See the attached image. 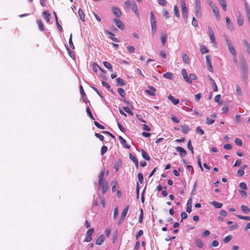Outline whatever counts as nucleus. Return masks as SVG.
<instances>
[{
    "instance_id": "6ab92c4d",
    "label": "nucleus",
    "mask_w": 250,
    "mask_h": 250,
    "mask_svg": "<svg viewBox=\"0 0 250 250\" xmlns=\"http://www.w3.org/2000/svg\"><path fill=\"white\" fill-rule=\"evenodd\" d=\"M208 79L210 81V84H211V85L212 86L213 91H217V86L214 80L213 79H212V78L210 76L208 75Z\"/></svg>"
},
{
    "instance_id": "58836bf2",
    "label": "nucleus",
    "mask_w": 250,
    "mask_h": 250,
    "mask_svg": "<svg viewBox=\"0 0 250 250\" xmlns=\"http://www.w3.org/2000/svg\"><path fill=\"white\" fill-rule=\"evenodd\" d=\"M183 61L186 64H188L189 63V59L188 55L185 54L183 56Z\"/></svg>"
},
{
    "instance_id": "423d86ee",
    "label": "nucleus",
    "mask_w": 250,
    "mask_h": 250,
    "mask_svg": "<svg viewBox=\"0 0 250 250\" xmlns=\"http://www.w3.org/2000/svg\"><path fill=\"white\" fill-rule=\"evenodd\" d=\"M216 117V114L213 113L210 116V117H208L206 119V124L208 125H210L214 122V119Z\"/></svg>"
},
{
    "instance_id": "3c124183",
    "label": "nucleus",
    "mask_w": 250,
    "mask_h": 250,
    "mask_svg": "<svg viewBox=\"0 0 250 250\" xmlns=\"http://www.w3.org/2000/svg\"><path fill=\"white\" fill-rule=\"evenodd\" d=\"M138 179L139 182L141 184H142L143 183L144 178H143V174L142 173H139L138 174Z\"/></svg>"
},
{
    "instance_id": "cd10ccee",
    "label": "nucleus",
    "mask_w": 250,
    "mask_h": 250,
    "mask_svg": "<svg viewBox=\"0 0 250 250\" xmlns=\"http://www.w3.org/2000/svg\"><path fill=\"white\" fill-rule=\"evenodd\" d=\"M103 64L104 66L108 69L110 71H113V67L111 63L107 62L104 61L103 62Z\"/></svg>"
},
{
    "instance_id": "4468645a",
    "label": "nucleus",
    "mask_w": 250,
    "mask_h": 250,
    "mask_svg": "<svg viewBox=\"0 0 250 250\" xmlns=\"http://www.w3.org/2000/svg\"><path fill=\"white\" fill-rule=\"evenodd\" d=\"M240 68L242 70V72H245V71H248V67H247V62L244 59H243L241 61Z\"/></svg>"
},
{
    "instance_id": "f257e3e1",
    "label": "nucleus",
    "mask_w": 250,
    "mask_h": 250,
    "mask_svg": "<svg viewBox=\"0 0 250 250\" xmlns=\"http://www.w3.org/2000/svg\"><path fill=\"white\" fill-rule=\"evenodd\" d=\"M125 7L126 9L131 8V9L134 12L135 15L137 17L139 16L140 13L138 9V7L136 3L134 1H130L129 0H127L125 3Z\"/></svg>"
},
{
    "instance_id": "a19ab883",
    "label": "nucleus",
    "mask_w": 250,
    "mask_h": 250,
    "mask_svg": "<svg viewBox=\"0 0 250 250\" xmlns=\"http://www.w3.org/2000/svg\"><path fill=\"white\" fill-rule=\"evenodd\" d=\"M196 245L199 248H202L203 246V243L200 239H196L195 240Z\"/></svg>"
},
{
    "instance_id": "7c9ffc66",
    "label": "nucleus",
    "mask_w": 250,
    "mask_h": 250,
    "mask_svg": "<svg viewBox=\"0 0 250 250\" xmlns=\"http://www.w3.org/2000/svg\"><path fill=\"white\" fill-rule=\"evenodd\" d=\"M211 204L213 206L216 208H222L223 204L216 201H213L211 203Z\"/></svg>"
},
{
    "instance_id": "f8f14e48",
    "label": "nucleus",
    "mask_w": 250,
    "mask_h": 250,
    "mask_svg": "<svg viewBox=\"0 0 250 250\" xmlns=\"http://www.w3.org/2000/svg\"><path fill=\"white\" fill-rule=\"evenodd\" d=\"M182 75L184 79V80L188 83H191L192 81L189 79L188 77V73L185 69H183L182 70Z\"/></svg>"
},
{
    "instance_id": "774afa93",
    "label": "nucleus",
    "mask_w": 250,
    "mask_h": 250,
    "mask_svg": "<svg viewBox=\"0 0 250 250\" xmlns=\"http://www.w3.org/2000/svg\"><path fill=\"white\" fill-rule=\"evenodd\" d=\"M210 234V231L208 230H206L204 231L202 234V236L203 237H206L208 236Z\"/></svg>"
},
{
    "instance_id": "4c0bfd02",
    "label": "nucleus",
    "mask_w": 250,
    "mask_h": 250,
    "mask_svg": "<svg viewBox=\"0 0 250 250\" xmlns=\"http://www.w3.org/2000/svg\"><path fill=\"white\" fill-rule=\"evenodd\" d=\"M141 152H142V157L145 159L146 160V161H148L150 160V157L149 156L147 155V154L146 153V152L144 150V149H142L141 150Z\"/></svg>"
},
{
    "instance_id": "13d9d810",
    "label": "nucleus",
    "mask_w": 250,
    "mask_h": 250,
    "mask_svg": "<svg viewBox=\"0 0 250 250\" xmlns=\"http://www.w3.org/2000/svg\"><path fill=\"white\" fill-rule=\"evenodd\" d=\"M239 187L241 189H244V190H246L247 188V185L244 182L240 183L239 184Z\"/></svg>"
},
{
    "instance_id": "37998d69",
    "label": "nucleus",
    "mask_w": 250,
    "mask_h": 250,
    "mask_svg": "<svg viewBox=\"0 0 250 250\" xmlns=\"http://www.w3.org/2000/svg\"><path fill=\"white\" fill-rule=\"evenodd\" d=\"M117 185V181L116 180L112 181L111 182V186H112V192H114L116 191V186Z\"/></svg>"
},
{
    "instance_id": "473e14b6",
    "label": "nucleus",
    "mask_w": 250,
    "mask_h": 250,
    "mask_svg": "<svg viewBox=\"0 0 250 250\" xmlns=\"http://www.w3.org/2000/svg\"><path fill=\"white\" fill-rule=\"evenodd\" d=\"M37 23L38 24L39 29L40 31H43L44 30V27L43 24L41 20H37Z\"/></svg>"
},
{
    "instance_id": "0e129e2a",
    "label": "nucleus",
    "mask_w": 250,
    "mask_h": 250,
    "mask_svg": "<svg viewBox=\"0 0 250 250\" xmlns=\"http://www.w3.org/2000/svg\"><path fill=\"white\" fill-rule=\"evenodd\" d=\"M196 131L197 133L200 134V135H203L204 133V130L201 129L200 126H198L196 128Z\"/></svg>"
},
{
    "instance_id": "603ef678",
    "label": "nucleus",
    "mask_w": 250,
    "mask_h": 250,
    "mask_svg": "<svg viewBox=\"0 0 250 250\" xmlns=\"http://www.w3.org/2000/svg\"><path fill=\"white\" fill-rule=\"evenodd\" d=\"M235 143L237 146H242V144H243L242 141L240 139L238 138H237L235 139Z\"/></svg>"
},
{
    "instance_id": "09e8293b",
    "label": "nucleus",
    "mask_w": 250,
    "mask_h": 250,
    "mask_svg": "<svg viewBox=\"0 0 250 250\" xmlns=\"http://www.w3.org/2000/svg\"><path fill=\"white\" fill-rule=\"evenodd\" d=\"M86 112H87V113L88 116H89L91 119H92V120H94L95 119H94V118L93 117V115H92V113H91V111H90V108H89V107H88V106H87V107H86Z\"/></svg>"
},
{
    "instance_id": "39448f33",
    "label": "nucleus",
    "mask_w": 250,
    "mask_h": 250,
    "mask_svg": "<svg viewBox=\"0 0 250 250\" xmlns=\"http://www.w3.org/2000/svg\"><path fill=\"white\" fill-rule=\"evenodd\" d=\"M148 89H146L145 90L146 92L150 96H155V91L156 90V88L152 86L148 85L147 86Z\"/></svg>"
},
{
    "instance_id": "052dcab7",
    "label": "nucleus",
    "mask_w": 250,
    "mask_h": 250,
    "mask_svg": "<svg viewBox=\"0 0 250 250\" xmlns=\"http://www.w3.org/2000/svg\"><path fill=\"white\" fill-rule=\"evenodd\" d=\"M208 36L214 35V31L211 26L208 27Z\"/></svg>"
},
{
    "instance_id": "680f3d73",
    "label": "nucleus",
    "mask_w": 250,
    "mask_h": 250,
    "mask_svg": "<svg viewBox=\"0 0 250 250\" xmlns=\"http://www.w3.org/2000/svg\"><path fill=\"white\" fill-rule=\"evenodd\" d=\"M200 51L202 54H205L208 52V49L205 46H201L200 48Z\"/></svg>"
},
{
    "instance_id": "2eb2a0df",
    "label": "nucleus",
    "mask_w": 250,
    "mask_h": 250,
    "mask_svg": "<svg viewBox=\"0 0 250 250\" xmlns=\"http://www.w3.org/2000/svg\"><path fill=\"white\" fill-rule=\"evenodd\" d=\"M167 39V36L166 33L162 32L161 34V41L163 46L165 45Z\"/></svg>"
},
{
    "instance_id": "1a4fd4ad",
    "label": "nucleus",
    "mask_w": 250,
    "mask_h": 250,
    "mask_svg": "<svg viewBox=\"0 0 250 250\" xmlns=\"http://www.w3.org/2000/svg\"><path fill=\"white\" fill-rule=\"evenodd\" d=\"M113 22L120 30H123L124 29V25L122 21L117 19H114Z\"/></svg>"
},
{
    "instance_id": "393cba45",
    "label": "nucleus",
    "mask_w": 250,
    "mask_h": 250,
    "mask_svg": "<svg viewBox=\"0 0 250 250\" xmlns=\"http://www.w3.org/2000/svg\"><path fill=\"white\" fill-rule=\"evenodd\" d=\"M42 16L44 18L45 20L47 22L50 21V14L47 11H44L42 13Z\"/></svg>"
},
{
    "instance_id": "9d476101",
    "label": "nucleus",
    "mask_w": 250,
    "mask_h": 250,
    "mask_svg": "<svg viewBox=\"0 0 250 250\" xmlns=\"http://www.w3.org/2000/svg\"><path fill=\"white\" fill-rule=\"evenodd\" d=\"M100 187L102 188V194L103 195H104L105 193L107 192V190L108 189V183L106 181H104L102 183V185H99Z\"/></svg>"
},
{
    "instance_id": "5fc2aeb1",
    "label": "nucleus",
    "mask_w": 250,
    "mask_h": 250,
    "mask_svg": "<svg viewBox=\"0 0 250 250\" xmlns=\"http://www.w3.org/2000/svg\"><path fill=\"white\" fill-rule=\"evenodd\" d=\"M127 51L129 53H134L135 50V47L134 46H131V45L128 46L127 47Z\"/></svg>"
},
{
    "instance_id": "e2e57ef3",
    "label": "nucleus",
    "mask_w": 250,
    "mask_h": 250,
    "mask_svg": "<svg viewBox=\"0 0 250 250\" xmlns=\"http://www.w3.org/2000/svg\"><path fill=\"white\" fill-rule=\"evenodd\" d=\"M191 24L194 27L198 26V21L196 20V19L194 17H193Z\"/></svg>"
},
{
    "instance_id": "9b49d317",
    "label": "nucleus",
    "mask_w": 250,
    "mask_h": 250,
    "mask_svg": "<svg viewBox=\"0 0 250 250\" xmlns=\"http://www.w3.org/2000/svg\"><path fill=\"white\" fill-rule=\"evenodd\" d=\"M212 11L214 14V16L217 20H219L220 19V16L219 13L218 8L216 5H213L211 8Z\"/></svg>"
},
{
    "instance_id": "c756f323",
    "label": "nucleus",
    "mask_w": 250,
    "mask_h": 250,
    "mask_svg": "<svg viewBox=\"0 0 250 250\" xmlns=\"http://www.w3.org/2000/svg\"><path fill=\"white\" fill-rule=\"evenodd\" d=\"M163 77L165 78L172 80L173 79V78L174 77V75L172 73L170 72H167L164 74H163Z\"/></svg>"
},
{
    "instance_id": "a211bd4d",
    "label": "nucleus",
    "mask_w": 250,
    "mask_h": 250,
    "mask_svg": "<svg viewBox=\"0 0 250 250\" xmlns=\"http://www.w3.org/2000/svg\"><path fill=\"white\" fill-rule=\"evenodd\" d=\"M129 205H127L125 208H124L123 209L120 218H121V220H125V217L128 212V209H129Z\"/></svg>"
},
{
    "instance_id": "c85d7f7f",
    "label": "nucleus",
    "mask_w": 250,
    "mask_h": 250,
    "mask_svg": "<svg viewBox=\"0 0 250 250\" xmlns=\"http://www.w3.org/2000/svg\"><path fill=\"white\" fill-rule=\"evenodd\" d=\"M151 34L153 35V36H154L155 35V34L157 31V24L156 23H151Z\"/></svg>"
},
{
    "instance_id": "f704fd0d",
    "label": "nucleus",
    "mask_w": 250,
    "mask_h": 250,
    "mask_svg": "<svg viewBox=\"0 0 250 250\" xmlns=\"http://www.w3.org/2000/svg\"><path fill=\"white\" fill-rule=\"evenodd\" d=\"M237 21L239 26H242L244 24V19L241 15L238 16Z\"/></svg>"
},
{
    "instance_id": "8fccbe9b",
    "label": "nucleus",
    "mask_w": 250,
    "mask_h": 250,
    "mask_svg": "<svg viewBox=\"0 0 250 250\" xmlns=\"http://www.w3.org/2000/svg\"><path fill=\"white\" fill-rule=\"evenodd\" d=\"M72 34H71L70 36L69 40V45L71 48L74 49L75 48V47H74V45L72 42Z\"/></svg>"
},
{
    "instance_id": "f03ea898",
    "label": "nucleus",
    "mask_w": 250,
    "mask_h": 250,
    "mask_svg": "<svg viewBox=\"0 0 250 250\" xmlns=\"http://www.w3.org/2000/svg\"><path fill=\"white\" fill-rule=\"evenodd\" d=\"M194 13L197 18H201L202 12L201 10L200 0H195L194 6Z\"/></svg>"
},
{
    "instance_id": "338daca9",
    "label": "nucleus",
    "mask_w": 250,
    "mask_h": 250,
    "mask_svg": "<svg viewBox=\"0 0 250 250\" xmlns=\"http://www.w3.org/2000/svg\"><path fill=\"white\" fill-rule=\"evenodd\" d=\"M95 135L97 138H99L101 141H104V137L102 135L99 133H95Z\"/></svg>"
},
{
    "instance_id": "bb28decb",
    "label": "nucleus",
    "mask_w": 250,
    "mask_h": 250,
    "mask_svg": "<svg viewBox=\"0 0 250 250\" xmlns=\"http://www.w3.org/2000/svg\"><path fill=\"white\" fill-rule=\"evenodd\" d=\"M219 4L222 6L223 9L226 11L227 9V6L226 4V1L225 0H218Z\"/></svg>"
},
{
    "instance_id": "864d4df0",
    "label": "nucleus",
    "mask_w": 250,
    "mask_h": 250,
    "mask_svg": "<svg viewBox=\"0 0 250 250\" xmlns=\"http://www.w3.org/2000/svg\"><path fill=\"white\" fill-rule=\"evenodd\" d=\"M91 87L98 94V95L101 97L103 98V94L101 93L98 89L93 86H91Z\"/></svg>"
},
{
    "instance_id": "de8ad7c7",
    "label": "nucleus",
    "mask_w": 250,
    "mask_h": 250,
    "mask_svg": "<svg viewBox=\"0 0 250 250\" xmlns=\"http://www.w3.org/2000/svg\"><path fill=\"white\" fill-rule=\"evenodd\" d=\"M236 216L241 219L250 221V216H243V215H236Z\"/></svg>"
},
{
    "instance_id": "4be33fe9",
    "label": "nucleus",
    "mask_w": 250,
    "mask_h": 250,
    "mask_svg": "<svg viewBox=\"0 0 250 250\" xmlns=\"http://www.w3.org/2000/svg\"><path fill=\"white\" fill-rule=\"evenodd\" d=\"M168 99L170 100L174 105H177L179 103V100L178 99H175L173 96L169 95L168 96Z\"/></svg>"
},
{
    "instance_id": "bf43d9fd",
    "label": "nucleus",
    "mask_w": 250,
    "mask_h": 250,
    "mask_svg": "<svg viewBox=\"0 0 250 250\" xmlns=\"http://www.w3.org/2000/svg\"><path fill=\"white\" fill-rule=\"evenodd\" d=\"M107 147L106 146H104L102 147L101 148V154L102 155H104L105 152L107 151Z\"/></svg>"
},
{
    "instance_id": "5701e85b",
    "label": "nucleus",
    "mask_w": 250,
    "mask_h": 250,
    "mask_svg": "<svg viewBox=\"0 0 250 250\" xmlns=\"http://www.w3.org/2000/svg\"><path fill=\"white\" fill-rule=\"evenodd\" d=\"M190 130V128L187 125H184L181 126V131L184 134L188 133Z\"/></svg>"
},
{
    "instance_id": "c9c22d12",
    "label": "nucleus",
    "mask_w": 250,
    "mask_h": 250,
    "mask_svg": "<svg viewBox=\"0 0 250 250\" xmlns=\"http://www.w3.org/2000/svg\"><path fill=\"white\" fill-rule=\"evenodd\" d=\"M150 24L156 23L154 14L153 12H151L150 13Z\"/></svg>"
},
{
    "instance_id": "b1692460",
    "label": "nucleus",
    "mask_w": 250,
    "mask_h": 250,
    "mask_svg": "<svg viewBox=\"0 0 250 250\" xmlns=\"http://www.w3.org/2000/svg\"><path fill=\"white\" fill-rule=\"evenodd\" d=\"M117 82V86H124L126 84V83L121 78H117L116 79Z\"/></svg>"
},
{
    "instance_id": "a18cd8bd",
    "label": "nucleus",
    "mask_w": 250,
    "mask_h": 250,
    "mask_svg": "<svg viewBox=\"0 0 250 250\" xmlns=\"http://www.w3.org/2000/svg\"><path fill=\"white\" fill-rule=\"evenodd\" d=\"M174 13L176 17H179L180 13L178 8L176 5L174 6Z\"/></svg>"
},
{
    "instance_id": "a878e982",
    "label": "nucleus",
    "mask_w": 250,
    "mask_h": 250,
    "mask_svg": "<svg viewBox=\"0 0 250 250\" xmlns=\"http://www.w3.org/2000/svg\"><path fill=\"white\" fill-rule=\"evenodd\" d=\"M119 139L120 140V142L121 144L123 146H124L125 147L127 148H130V146L129 145H127L126 144V140H125L122 137L119 136Z\"/></svg>"
},
{
    "instance_id": "ddd939ff",
    "label": "nucleus",
    "mask_w": 250,
    "mask_h": 250,
    "mask_svg": "<svg viewBox=\"0 0 250 250\" xmlns=\"http://www.w3.org/2000/svg\"><path fill=\"white\" fill-rule=\"evenodd\" d=\"M112 11L115 16L119 18L122 15V13L120 10L117 7H113L112 8Z\"/></svg>"
},
{
    "instance_id": "dca6fc26",
    "label": "nucleus",
    "mask_w": 250,
    "mask_h": 250,
    "mask_svg": "<svg viewBox=\"0 0 250 250\" xmlns=\"http://www.w3.org/2000/svg\"><path fill=\"white\" fill-rule=\"evenodd\" d=\"M122 166V161L121 159H119L116 163L114 165V168L115 169V171L117 172L118 171L120 168Z\"/></svg>"
},
{
    "instance_id": "6e6d98bb",
    "label": "nucleus",
    "mask_w": 250,
    "mask_h": 250,
    "mask_svg": "<svg viewBox=\"0 0 250 250\" xmlns=\"http://www.w3.org/2000/svg\"><path fill=\"white\" fill-rule=\"evenodd\" d=\"M118 215V207H116L114 210V214H113V218L114 219H116Z\"/></svg>"
},
{
    "instance_id": "7ed1b4c3",
    "label": "nucleus",
    "mask_w": 250,
    "mask_h": 250,
    "mask_svg": "<svg viewBox=\"0 0 250 250\" xmlns=\"http://www.w3.org/2000/svg\"><path fill=\"white\" fill-rule=\"evenodd\" d=\"M180 2L182 7V13L183 15L184 20L186 21V22H187L188 13V9L186 6L185 1V0H181Z\"/></svg>"
},
{
    "instance_id": "412c9836",
    "label": "nucleus",
    "mask_w": 250,
    "mask_h": 250,
    "mask_svg": "<svg viewBox=\"0 0 250 250\" xmlns=\"http://www.w3.org/2000/svg\"><path fill=\"white\" fill-rule=\"evenodd\" d=\"M104 235L103 234L100 235L96 241V244L97 245H101L104 242Z\"/></svg>"
},
{
    "instance_id": "e433bc0d",
    "label": "nucleus",
    "mask_w": 250,
    "mask_h": 250,
    "mask_svg": "<svg viewBox=\"0 0 250 250\" xmlns=\"http://www.w3.org/2000/svg\"><path fill=\"white\" fill-rule=\"evenodd\" d=\"M118 92L122 98H125V92L123 88H118Z\"/></svg>"
},
{
    "instance_id": "c03bdc74",
    "label": "nucleus",
    "mask_w": 250,
    "mask_h": 250,
    "mask_svg": "<svg viewBox=\"0 0 250 250\" xmlns=\"http://www.w3.org/2000/svg\"><path fill=\"white\" fill-rule=\"evenodd\" d=\"M188 149H189L191 151V152L192 154H193L194 151H193V147L191 145V140H188Z\"/></svg>"
},
{
    "instance_id": "aec40b11",
    "label": "nucleus",
    "mask_w": 250,
    "mask_h": 250,
    "mask_svg": "<svg viewBox=\"0 0 250 250\" xmlns=\"http://www.w3.org/2000/svg\"><path fill=\"white\" fill-rule=\"evenodd\" d=\"M226 24L228 28L231 31H233L234 30V27L230 21L228 17L226 18Z\"/></svg>"
},
{
    "instance_id": "69168bd1",
    "label": "nucleus",
    "mask_w": 250,
    "mask_h": 250,
    "mask_svg": "<svg viewBox=\"0 0 250 250\" xmlns=\"http://www.w3.org/2000/svg\"><path fill=\"white\" fill-rule=\"evenodd\" d=\"M181 222H182L183 219H185L188 217V215H187V213H186L185 212H182L181 213Z\"/></svg>"
},
{
    "instance_id": "49530a36",
    "label": "nucleus",
    "mask_w": 250,
    "mask_h": 250,
    "mask_svg": "<svg viewBox=\"0 0 250 250\" xmlns=\"http://www.w3.org/2000/svg\"><path fill=\"white\" fill-rule=\"evenodd\" d=\"M232 236L230 235H228L226 237H225L224 239H223V242L225 243H227L228 242H229L232 239Z\"/></svg>"
},
{
    "instance_id": "0eeeda50",
    "label": "nucleus",
    "mask_w": 250,
    "mask_h": 250,
    "mask_svg": "<svg viewBox=\"0 0 250 250\" xmlns=\"http://www.w3.org/2000/svg\"><path fill=\"white\" fill-rule=\"evenodd\" d=\"M206 59L208 69L209 71L212 72L213 69V67H212L211 63V60H210V56L208 55L206 56Z\"/></svg>"
},
{
    "instance_id": "4d7b16f0",
    "label": "nucleus",
    "mask_w": 250,
    "mask_h": 250,
    "mask_svg": "<svg viewBox=\"0 0 250 250\" xmlns=\"http://www.w3.org/2000/svg\"><path fill=\"white\" fill-rule=\"evenodd\" d=\"M143 219V210L142 208L140 209V214L139 218V222L142 223Z\"/></svg>"
},
{
    "instance_id": "79ce46f5",
    "label": "nucleus",
    "mask_w": 250,
    "mask_h": 250,
    "mask_svg": "<svg viewBox=\"0 0 250 250\" xmlns=\"http://www.w3.org/2000/svg\"><path fill=\"white\" fill-rule=\"evenodd\" d=\"M241 209L242 210V211L245 213H248L250 211L249 208L247 206L243 205L241 206Z\"/></svg>"
},
{
    "instance_id": "ea45409f",
    "label": "nucleus",
    "mask_w": 250,
    "mask_h": 250,
    "mask_svg": "<svg viewBox=\"0 0 250 250\" xmlns=\"http://www.w3.org/2000/svg\"><path fill=\"white\" fill-rule=\"evenodd\" d=\"M100 69L101 71H102L103 72H104V71L101 68H100L99 66V65L96 63H93L92 64V69L94 71V72H97L98 71V69Z\"/></svg>"
},
{
    "instance_id": "2f4dec72",
    "label": "nucleus",
    "mask_w": 250,
    "mask_h": 250,
    "mask_svg": "<svg viewBox=\"0 0 250 250\" xmlns=\"http://www.w3.org/2000/svg\"><path fill=\"white\" fill-rule=\"evenodd\" d=\"M78 14H79V16L80 17V19L83 21H85V20H84L85 15H84V14L83 12V10L81 9H79V10H78Z\"/></svg>"
},
{
    "instance_id": "f3484780",
    "label": "nucleus",
    "mask_w": 250,
    "mask_h": 250,
    "mask_svg": "<svg viewBox=\"0 0 250 250\" xmlns=\"http://www.w3.org/2000/svg\"><path fill=\"white\" fill-rule=\"evenodd\" d=\"M176 149L177 152H179L180 155L181 157H185L186 155V151L182 147L180 146H177L176 148Z\"/></svg>"
},
{
    "instance_id": "20e7f679",
    "label": "nucleus",
    "mask_w": 250,
    "mask_h": 250,
    "mask_svg": "<svg viewBox=\"0 0 250 250\" xmlns=\"http://www.w3.org/2000/svg\"><path fill=\"white\" fill-rule=\"evenodd\" d=\"M226 42L227 44V46L229 48V51L230 52V53L233 55L234 56H235L236 55V53L235 50V49L234 47L233 46L231 42L229 40H226Z\"/></svg>"
},
{
    "instance_id": "72a5a7b5",
    "label": "nucleus",
    "mask_w": 250,
    "mask_h": 250,
    "mask_svg": "<svg viewBox=\"0 0 250 250\" xmlns=\"http://www.w3.org/2000/svg\"><path fill=\"white\" fill-rule=\"evenodd\" d=\"M243 43L244 46L246 47L247 53L250 51V44L249 42L246 40H243Z\"/></svg>"
},
{
    "instance_id": "6e6552de",
    "label": "nucleus",
    "mask_w": 250,
    "mask_h": 250,
    "mask_svg": "<svg viewBox=\"0 0 250 250\" xmlns=\"http://www.w3.org/2000/svg\"><path fill=\"white\" fill-rule=\"evenodd\" d=\"M104 173H105L104 168L102 169L100 171V172L99 174V175H98V185H102V183L103 182H104L103 179H104Z\"/></svg>"
}]
</instances>
